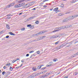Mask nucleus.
Instances as JSON below:
<instances>
[{
	"label": "nucleus",
	"mask_w": 78,
	"mask_h": 78,
	"mask_svg": "<svg viewBox=\"0 0 78 78\" xmlns=\"http://www.w3.org/2000/svg\"><path fill=\"white\" fill-rule=\"evenodd\" d=\"M66 44H68V43H67V44H66V43H65V44H62L59 47H57L56 48V49L57 48H58V49H59V48H62V47H63L64 46H65V45H66Z\"/></svg>",
	"instance_id": "1"
},
{
	"label": "nucleus",
	"mask_w": 78,
	"mask_h": 78,
	"mask_svg": "<svg viewBox=\"0 0 78 78\" xmlns=\"http://www.w3.org/2000/svg\"><path fill=\"white\" fill-rule=\"evenodd\" d=\"M56 29H58V30H56L54 31H52L53 33H54V32H56V31H59V30H62V27H58V28H57Z\"/></svg>",
	"instance_id": "2"
},
{
	"label": "nucleus",
	"mask_w": 78,
	"mask_h": 78,
	"mask_svg": "<svg viewBox=\"0 0 78 78\" xmlns=\"http://www.w3.org/2000/svg\"><path fill=\"white\" fill-rule=\"evenodd\" d=\"M53 62H50L49 63V65H47L46 67H50V66H53Z\"/></svg>",
	"instance_id": "3"
},
{
	"label": "nucleus",
	"mask_w": 78,
	"mask_h": 78,
	"mask_svg": "<svg viewBox=\"0 0 78 78\" xmlns=\"http://www.w3.org/2000/svg\"><path fill=\"white\" fill-rule=\"evenodd\" d=\"M47 74H46V75H44L42 76V78H45V77H47V76H48L49 75H50V73H49L48 74V75H47Z\"/></svg>",
	"instance_id": "4"
},
{
	"label": "nucleus",
	"mask_w": 78,
	"mask_h": 78,
	"mask_svg": "<svg viewBox=\"0 0 78 78\" xmlns=\"http://www.w3.org/2000/svg\"><path fill=\"white\" fill-rule=\"evenodd\" d=\"M36 73H34L32 74V75H31L32 78H34V77H36Z\"/></svg>",
	"instance_id": "5"
},
{
	"label": "nucleus",
	"mask_w": 78,
	"mask_h": 78,
	"mask_svg": "<svg viewBox=\"0 0 78 78\" xmlns=\"http://www.w3.org/2000/svg\"><path fill=\"white\" fill-rule=\"evenodd\" d=\"M58 8H56L53 9V11H57V12H59V10H58Z\"/></svg>",
	"instance_id": "6"
},
{
	"label": "nucleus",
	"mask_w": 78,
	"mask_h": 78,
	"mask_svg": "<svg viewBox=\"0 0 78 78\" xmlns=\"http://www.w3.org/2000/svg\"><path fill=\"white\" fill-rule=\"evenodd\" d=\"M69 20H73L74 18V17L73 16H72L69 17Z\"/></svg>",
	"instance_id": "7"
},
{
	"label": "nucleus",
	"mask_w": 78,
	"mask_h": 78,
	"mask_svg": "<svg viewBox=\"0 0 78 78\" xmlns=\"http://www.w3.org/2000/svg\"><path fill=\"white\" fill-rule=\"evenodd\" d=\"M10 7H11V6L10 4H9V5H7L5 7L4 9H7V8H10Z\"/></svg>",
	"instance_id": "8"
},
{
	"label": "nucleus",
	"mask_w": 78,
	"mask_h": 78,
	"mask_svg": "<svg viewBox=\"0 0 78 78\" xmlns=\"http://www.w3.org/2000/svg\"><path fill=\"white\" fill-rule=\"evenodd\" d=\"M45 32H47V30H45V31H41L40 32L41 34H44V33H45Z\"/></svg>",
	"instance_id": "9"
},
{
	"label": "nucleus",
	"mask_w": 78,
	"mask_h": 78,
	"mask_svg": "<svg viewBox=\"0 0 78 78\" xmlns=\"http://www.w3.org/2000/svg\"><path fill=\"white\" fill-rule=\"evenodd\" d=\"M57 37L56 36L54 35L51 37V39H53V38H56Z\"/></svg>",
	"instance_id": "10"
},
{
	"label": "nucleus",
	"mask_w": 78,
	"mask_h": 78,
	"mask_svg": "<svg viewBox=\"0 0 78 78\" xmlns=\"http://www.w3.org/2000/svg\"><path fill=\"white\" fill-rule=\"evenodd\" d=\"M42 73H43V72H41L39 73H38L37 74H36V76H37L40 75H41V74H42Z\"/></svg>",
	"instance_id": "11"
},
{
	"label": "nucleus",
	"mask_w": 78,
	"mask_h": 78,
	"mask_svg": "<svg viewBox=\"0 0 78 78\" xmlns=\"http://www.w3.org/2000/svg\"><path fill=\"white\" fill-rule=\"evenodd\" d=\"M9 34L10 35H12V36H15V34H14V33L12 32H9Z\"/></svg>",
	"instance_id": "12"
},
{
	"label": "nucleus",
	"mask_w": 78,
	"mask_h": 78,
	"mask_svg": "<svg viewBox=\"0 0 78 78\" xmlns=\"http://www.w3.org/2000/svg\"><path fill=\"white\" fill-rule=\"evenodd\" d=\"M32 70H33V71H34V72L36 71V68L35 67H33V68H32Z\"/></svg>",
	"instance_id": "13"
},
{
	"label": "nucleus",
	"mask_w": 78,
	"mask_h": 78,
	"mask_svg": "<svg viewBox=\"0 0 78 78\" xmlns=\"http://www.w3.org/2000/svg\"><path fill=\"white\" fill-rule=\"evenodd\" d=\"M6 27L7 28V29H9V25H8V24H6Z\"/></svg>",
	"instance_id": "14"
},
{
	"label": "nucleus",
	"mask_w": 78,
	"mask_h": 78,
	"mask_svg": "<svg viewBox=\"0 0 78 78\" xmlns=\"http://www.w3.org/2000/svg\"><path fill=\"white\" fill-rule=\"evenodd\" d=\"M67 19H65L62 21V22H67Z\"/></svg>",
	"instance_id": "15"
},
{
	"label": "nucleus",
	"mask_w": 78,
	"mask_h": 78,
	"mask_svg": "<svg viewBox=\"0 0 78 78\" xmlns=\"http://www.w3.org/2000/svg\"><path fill=\"white\" fill-rule=\"evenodd\" d=\"M41 66L39 65L37 66V69H41Z\"/></svg>",
	"instance_id": "16"
},
{
	"label": "nucleus",
	"mask_w": 78,
	"mask_h": 78,
	"mask_svg": "<svg viewBox=\"0 0 78 78\" xmlns=\"http://www.w3.org/2000/svg\"><path fill=\"white\" fill-rule=\"evenodd\" d=\"M14 4H15V3H11L10 4H9V5H10V6H13V5H14Z\"/></svg>",
	"instance_id": "17"
},
{
	"label": "nucleus",
	"mask_w": 78,
	"mask_h": 78,
	"mask_svg": "<svg viewBox=\"0 0 78 78\" xmlns=\"http://www.w3.org/2000/svg\"><path fill=\"white\" fill-rule=\"evenodd\" d=\"M36 17V16H32V17H30V20H31V19H34V17Z\"/></svg>",
	"instance_id": "18"
},
{
	"label": "nucleus",
	"mask_w": 78,
	"mask_h": 78,
	"mask_svg": "<svg viewBox=\"0 0 78 78\" xmlns=\"http://www.w3.org/2000/svg\"><path fill=\"white\" fill-rule=\"evenodd\" d=\"M46 68H47V67H45L43 68H41V70H45V69H46Z\"/></svg>",
	"instance_id": "19"
},
{
	"label": "nucleus",
	"mask_w": 78,
	"mask_h": 78,
	"mask_svg": "<svg viewBox=\"0 0 78 78\" xmlns=\"http://www.w3.org/2000/svg\"><path fill=\"white\" fill-rule=\"evenodd\" d=\"M41 32H39V33L36 34L35 35L36 36H39L40 34H41Z\"/></svg>",
	"instance_id": "20"
},
{
	"label": "nucleus",
	"mask_w": 78,
	"mask_h": 78,
	"mask_svg": "<svg viewBox=\"0 0 78 78\" xmlns=\"http://www.w3.org/2000/svg\"><path fill=\"white\" fill-rule=\"evenodd\" d=\"M37 7H36V8H34L33 9H32L31 10L32 11H34H34H35L36 10V9H37Z\"/></svg>",
	"instance_id": "21"
},
{
	"label": "nucleus",
	"mask_w": 78,
	"mask_h": 78,
	"mask_svg": "<svg viewBox=\"0 0 78 78\" xmlns=\"http://www.w3.org/2000/svg\"><path fill=\"white\" fill-rule=\"evenodd\" d=\"M2 75H4L6 74V72L5 71H3L2 72Z\"/></svg>",
	"instance_id": "22"
},
{
	"label": "nucleus",
	"mask_w": 78,
	"mask_h": 78,
	"mask_svg": "<svg viewBox=\"0 0 78 78\" xmlns=\"http://www.w3.org/2000/svg\"><path fill=\"white\" fill-rule=\"evenodd\" d=\"M66 27H67L63 26V27H62V29H64V28H66Z\"/></svg>",
	"instance_id": "23"
},
{
	"label": "nucleus",
	"mask_w": 78,
	"mask_h": 78,
	"mask_svg": "<svg viewBox=\"0 0 78 78\" xmlns=\"http://www.w3.org/2000/svg\"><path fill=\"white\" fill-rule=\"evenodd\" d=\"M19 6L18 5H16L15 6V8H19Z\"/></svg>",
	"instance_id": "24"
},
{
	"label": "nucleus",
	"mask_w": 78,
	"mask_h": 78,
	"mask_svg": "<svg viewBox=\"0 0 78 78\" xmlns=\"http://www.w3.org/2000/svg\"><path fill=\"white\" fill-rule=\"evenodd\" d=\"M59 41H58L55 43V45H57V44H59Z\"/></svg>",
	"instance_id": "25"
},
{
	"label": "nucleus",
	"mask_w": 78,
	"mask_h": 78,
	"mask_svg": "<svg viewBox=\"0 0 78 78\" xmlns=\"http://www.w3.org/2000/svg\"><path fill=\"white\" fill-rule=\"evenodd\" d=\"M31 26V24H28L27 25V27H30Z\"/></svg>",
	"instance_id": "26"
},
{
	"label": "nucleus",
	"mask_w": 78,
	"mask_h": 78,
	"mask_svg": "<svg viewBox=\"0 0 78 78\" xmlns=\"http://www.w3.org/2000/svg\"><path fill=\"white\" fill-rule=\"evenodd\" d=\"M78 16V15H75L74 16V18H75V17H77Z\"/></svg>",
	"instance_id": "27"
},
{
	"label": "nucleus",
	"mask_w": 78,
	"mask_h": 78,
	"mask_svg": "<svg viewBox=\"0 0 78 78\" xmlns=\"http://www.w3.org/2000/svg\"><path fill=\"white\" fill-rule=\"evenodd\" d=\"M35 23L36 24H38V23H39V21H36L35 22Z\"/></svg>",
	"instance_id": "28"
},
{
	"label": "nucleus",
	"mask_w": 78,
	"mask_h": 78,
	"mask_svg": "<svg viewBox=\"0 0 78 78\" xmlns=\"http://www.w3.org/2000/svg\"><path fill=\"white\" fill-rule=\"evenodd\" d=\"M23 2V0H21V1H19L18 2V3H21V2Z\"/></svg>",
	"instance_id": "29"
},
{
	"label": "nucleus",
	"mask_w": 78,
	"mask_h": 78,
	"mask_svg": "<svg viewBox=\"0 0 78 78\" xmlns=\"http://www.w3.org/2000/svg\"><path fill=\"white\" fill-rule=\"evenodd\" d=\"M16 61H17V60H14L12 61V63H14V62H16Z\"/></svg>",
	"instance_id": "30"
},
{
	"label": "nucleus",
	"mask_w": 78,
	"mask_h": 78,
	"mask_svg": "<svg viewBox=\"0 0 78 78\" xmlns=\"http://www.w3.org/2000/svg\"><path fill=\"white\" fill-rule=\"evenodd\" d=\"M10 69L11 71H12V70H13V68H12V67H10Z\"/></svg>",
	"instance_id": "31"
},
{
	"label": "nucleus",
	"mask_w": 78,
	"mask_h": 78,
	"mask_svg": "<svg viewBox=\"0 0 78 78\" xmlns=\"http://www.w3.org/2000/svg\"><path fill=\"white\" fill-rule=\"evenodd\" d=\"M21 6H22L24 5H25V3H21Z\"/></svg>",
	"instance_id": "32"
},
{
	"label": "nucleus",
	"mask_w": 78,
	"mask_h": 78,
	"mask_svg": "<svg viewBox=\"0 0 78 78\" xmlns=\"http://www.w3.org/2000/svg\"><path fill=\"white\" fill-rule=\"evenodd\" d=\"M77 54H74V55H73V57H75V56H77Z\"/></svg>",
	"instance_id": "33"
},
{
	"label": "nucleus",
	"mask_w": 78,
	"mask_h": 78,
	"mask_svg": "<svg viewBox=\"0 0 78 78\" xmlns=\"http://www.w3.org/2000/svg\"><path fill=\"white\" fill-rule=\"evenodd\" d=\"M25 28H23L22 29H21V31H25Z\"/></svg>",
	"instance_id": "34"
},
{
	"label": "nucleus",
	"mask_w": 78,
	"mask_h": 78,
	"mask_svg": "<svg viewBox=\"0 0 78 78\" xmlns=\"http://www.w3.org/2000/svg\"><path fill=\"white\" fill-rule=\"evenodd\" d=\"M18 6L19 7H21V6H22V5L21 4H19Z\"/></svg>",
	"instance_id": "35"
},
{
	"label": "nucleus",
	"mask_w": 78,
	"mask_h": 78,
	"mask_svg": "<svg viewBox=\"0 0 78 78\" xmlns=\"http://www.w3.org/2000/svg\"><path fill=\"white\" fill-rule=\"evenodd\" d=\"M46 37V36H44L41 37V39H44V37Z\"/></svg>",
	"instance_id": "36"
},
{
	"label": "nucleus",
	"mask_w": 78,
	"mask_h": 78,
	"mask_svg": "<svg viewBox=\"0 0 78 78\" xmlns=\"http://www.w3.org/2000/svg\"><path fill=\"white\" fill-rule=\"evenodd\" d=\"M19 67H20V66L16 67L15 68V69H19Z\"/></svg>",
	"instance_id": "37"
},
{
	"label": "nucleus",
	"mask_w": 78,
	"mask_h": 78,
	"mask_svg": "<svg viewBox=\"0 0 78 78\" xmlns=\"http://www.w3.org/2000/svg\"><path fill=\"white\" fill-rule=\"evenodd\" d=\"M37 54H39V53H40V51H38L37 52Z\"/></svg>",
	"instance_id": "38"
},
{
	"label": "nucleus",
	"mask_w": 78,
	"mask_h": 78,
	"mask_svg": "<svg viewBox=\"0 0 78 78\" xmlns=\"http://www.w3.org/2000/svg\"><path fill=\"white\" fill-rule=\"evenodd\" d=\"M34 52V51H30L29 52L30 53H33Z\"/></svg>",
	"instance_id": "39"
},
{
	"label": "nucleus",
	"mask_w": 78,
	"mask_h": 78,
	"mask_svg": "<svg viewBox=\"0 0 78 78\" xmlns=\"http://www.w3.org/2000/svg\"><path fill=\"white\" fill-rule=\"evenodd\" d=\"M6 68H7V67L6 66H4L3 67V69H6Z\"/></svg>",
	"instance_id": "40"
},
{
	"label": "nucleus",
	"mask_w": 78,
	"mask_h": 78,
	"mask_svg": "<svg viewBox=\"0 0 78 78\" xmlns=\"http://www.w3.org/2000/svg\"><path fill=\"white\" fill-rule=\"evenodd\" d=\"M61 7H62V8H63V7H64V4H61Z\"/></svg>",
	"instance_id": "41"
},
{
	"label": "nucleus",
	"mask_w": 78,
	"mask_h": 78,
	"mask_svg": "<svg viewBox=\"0 0 78 78\" xmlns=\"http://www.w3.org/2000/svg\"><path fill=\"white\" fill-rule=\"evenodd\" d=\"M53 61L55 62H56V59H54L53 60Z\"/></svg>",
	"instance_id": "42"
},
{
	"label": "nucleus",
	"mask_w": 78,
	"mask_h": 78,
	"mask_svg": "<svg viewBox=\"0 0 78 78\" xmlns=\"http://www.w3.org/2000/svg\"><path fill=\"white\" fill-rule=\"evenodd\" d=\"M49 0H44L43 1V2H46V1H48Z\"/></svg>",
	"instance_id": "43"
},
{
	"label": "nucleus",
	"mask_w": 78,
	"mask_h": 78,
	"mask_svg": "<svg viewBox=\"0 0 78 78\" xmlns=\"http://www.w3.org/2000/svg\"><path fill=\"white\" fill-rule=\"evenodd\" d=\"M74 73L75 74V75H77L78 74V73L76 72L75 73Z\"/></svg>",
	"instance_id": "44"
},
{
	"label": "nucleus",
	"mask_w": 78,
	"mask_h": 78,
	"mask_svg": "<svg viewBox=\"0 0 78 78\" xmlns=\"http://www.w3.org/2000/svg\"><path fill=\"white\" fill-rule=\"evenodd\" d=\"M47 7V6L46 5H45L43 6V8H46V7Z\"/></svg>",
	"instance_id": "45"
},
{
	"label": "nucleus",
	"mask_w": 78,
	"mask_h": 78,
	"mask_svg": "<svg viewBox=\"0 0 78 78\" xmlns=\"http://www.w3.org/2000/svg\"><path fill=\"white\" fill-rule=\"evenodd\" d=\"M9 37V36L8 35H7L6 37V38H8Z\"/></svg>",
	"instance_id": "46"
},
{
	"label": "nucleus",
	"mask_w": 78,
	"mask_h": 78,
	"mask_svg": "<svg viewBox=\"0 0 78 78\" xmlns=\"http://www.w3.org/2000/svg\"><path fill=\"white\" fill-rule=\"evenodd\" d=\"M29 54H27L26 55V56L27 57L29 56Z\"/></svg>",
	"instance_id": "47"
},
{
	"label": "nucleus",
	"mask_w": 78,
	"mask_h": 78,
	"mask_svg": "<svg viewBox=\"0 0 78 78\" xmlns=\"http://www.w3.org/2000/svg\"><path fill=\"white\" fill-rule=\"evenodd\" d=\"M47 71V70H45L43 71V72L44 73H45V72H46Z\"/></svg>",
	"instance_id": "48"
},
{
	"label": "nucleus",
	"mask_w": 78,
	"mask_h": 78,
	"mask_svg": "<svg viewBox=\"0 0 78 78\" xmlns=\"http://www.w3.org/2000/svg\"><path fill=\"white\" fill-rule=\"evenodd\" d=\"M65 27H66V28H69V26L68 25H66Z\"/></svg>",
	"instance_id": "49"
},
{
	"label": "nucleus",
	"mask_w": 78,
	"mask_h": 78,
	"mask_svg": "<svg viewBox=\"0 0 78 78\" xmlns=\"http://www.w3.org/2000/svg\"><path fill=\"white\" fill-rule=\"evenodd\" d=\"M22 66H23V64H21V65L20 66V67H22Z\"/></svg>",
	"instance_id": "50"
},
{
	"label": "nucleus",
	"mask_w": 78,
	"mask_h": 78,
	"mask_svg": "<svg viewBox=\"0 0 78 78\" xmlns=\"http://www.w3.org/2000/svg\"><path fill=\"white\" fill-rule=\"evenodd\" d=\"M58 15L59 16H62V14L61 13L59 14Z\"/></svg>",
	"instance_id": "51"
},
{
	"label": "nucleus",
	"mask_w": 78,
	"mask_h": 78,
	"mask_svg": "<svg viewBox=\"0 0 78 78\" xmlns=\"http://www.w3.org/2000/svg\"><path fill=\"white\" fill-rule=\"evenodd\" d=\"M30 20V18H28V19H27V21H29V20Z\"/></svg>",
	"instance_id": "52"
},
{
	"label": "nucleus",
	"mask_w": 78,
	"mask_h": 78,
	"mask_svg": "<svg viewBox=\"0 0 78 78\" xmlns=\"http://www.w3.org/2000/svg\"><path fill=\"white\" fill-rule=\"evenodd\" d=\"M68 77H69V76H66L64 78H68Z\"/></svg>",
	"instance_id": "53"
},
{
	"label": "nucleus",
	"mask_w": 78,
	"mask_h": 78,
	"mask_svg": "<svg viewBox=\"0 0 78 78\" xmlns=\"http://www.w3.org/2000/svg\"><path fill=\"white\" fill-rule=\"evenodd\" d=\"M21 62H24V61L23 60H21Z\"/></svg>",
	"instance_id": "54"
},
{
	"label": "nucleus",
	"mask_w": 78,
	"mask_h": 78,
	"mask_svg": "<svg viewBox=\"0 0 78 78\" xmlns=\"http://www.w3.org/2000/svg\"><path fill=\"white\" fill-rule=\"evenodd\" d=\"M77 42H78V41H76L74 43V44H76V43H77Z\"/></svg>",
	"instance_id": "55"
},
{
	"label": "nucleus",
	"mask_w": 78,
	"mask_h": 78,
	"mask_svg": "<svg viewBox=\"0 0 78 78\" xmlns=\"http://www.w3.org/2000/svg\"><path fill=\"white\" fill-rule=\"evenodd\" d=\"M33 57V55H31V56L30 57V58H31Z\"/></svg>",
	"instance_id": "56"
},
{
	"label": "nucleus",
	"mask_w": 78,
	"mask_h": 78,
	"mask_svg": "<svg viewBox=\"0 0 78 78\" xmlns=\"http://www.w3.org/2000/svg\"><path fill=\"white\" fill-rule=\"evenodd\" d=\"M5 31V30H2V31H1L2 33H4V32H5V31Z\"/></svg>",
	"instance_id": "57"
},
{
	"label": "nucleus",
	"mask_w": 78,
	"mask_h": 78,
	"mask_svg": "<svg viewBox=\"0 0 78 78\" xmlns=\"http://www.w3.org/2000/svg\"><path fill=\"white\" fill-rule=\"evenodd\" d=\"M16 60H17V61H19V60H20V58H17V59Z\"/></svg>",
	"instance_id": "58"
},
{
	"label": "nucleus",
	"mask_w": 78,
	"mask_h": 78,
	"mask_svg": "<svg viewBox=\"0 0 78 78\" xmlns=\"http://www.w3.org/2000/svg\"><path fill=\"white\" fill-rule=\"evenodd\" d=\"M22 14V13L21 12L19 14V15H21V14Z\"/></svg>",
	"instance_id": "59"
},
{
	"label": "nucleus",
	"mask_w": 78,
	"mask_h": 78,
	"mask_svg": "<svg viewBox=\"0 0 78 78\" xmlns=\"http://www.w3.org/2000/svg\"><path fill=\"white\" fill-rule=\"evenodd\" d=\"M40 67L41 66V67H42V66H44V65H40Z\"/></svg>",
	"instance_id": "60"
},
{
	"label": "nucleus",
	"mask_w": 78,
	"mask_h": 78,
	"mask_svg": "<svg viewBox=\"0 0 78 78\" xmlns=\"http://www.w3.org/2000/svg\"><path fill=\"white\" fill-rule=\"evenodd\" d=\"M6 16H10V14H8Z\"/></svg>",
	"instance_id": "61"
},
{
	"label": "nucleus",
	"mask_w": 78,
	"mask_h": 78,
	"mask_svg": "<svg viewBox=\"0 0 78 78\" xmlns=\"http://www.w3.org/2000/svg\"><path fill=\"white\" fill-rule=\"evenodd\" d=\"M11 18V17H7V19H10Z\"/></svg>",
	"instance_id": "62"
},
{
	"label": "nucleus",
	"mask_w": 78,
	"mask_h": 78,
	"mask_svg": "<svg viewBox=\"0 0 78 78\" xmlns=\"http://www.w3.org/2000/svg\"><path fill=\"white\" fill-rule=\"evenodd\" d=\"M33 56H35L36 55H35V54H33Z\"/></svg>",
	"instance_id": "63"
},
{
	"label": "nucleus",
	"mask_w": 78,
	"mask_h": 78,
	"mask_svg": "<svg viewBox=\"0 0 78 78\" xmlns=\"http://www.w3.org/2000/svg\"><path fill=\"white\" fill-rule=\"evenodd\" d=\"M8 66H10V65H11V64H10V63H9L8 64Z\"/></svg>",
	"instance_id": "64"
}]
</instances>
